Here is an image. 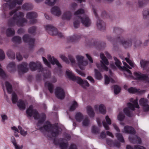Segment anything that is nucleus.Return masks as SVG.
Instances as JSON below:
<instances>
[{
  "label": "nucleus",
  "instance_id": "f257e3e1",
  "mask_svg": "<svg viewBox=\"0 0 149 149\" xmlns=\"http://www.w3.org/2000/svg\"><path fill=\"white\" fill-rule=\"evenodd\" d=\"M20 8L18 7L16 9L11 11L9 13L10 16H12L14 14L12 18H10L8 21V25L9 26L12 27L16 24L18 26H23L24 24L27 23V20L24 18V14L21 12H18L16 13V11Z\"/></svg>",
  "mask_w": 149,
  "mask_h": 149
},
{
  "label": "nucleus",
  "instance_id": "f03ea898",
  "mask_svg": "<svg viewBox=\"0 0 149 149\" xmlns=\"http://www.w3.org/2000/svg\"><path fill=\"white\" fill-rule=\"evenodd\" d=\"M26 112L28 116L31 117L33 116L35 120L40 118V119L38 121V123L39 124H43L46 119V115L43 113H42L40 114L36 109H33V106L32 105L29 106V108L26 110Z\"/></svg>",
  "mask_w": 149,
  "mask_h": 149
},
{
  "label": "nucleus",
  "instance_id": "7ed1b4c3",
  "mask_svg": "<svg viewBox=\"0 0 149 149\" xmlns=\"http://www.w3.org/2000/svg\"><path fill=\"white\" fill-rule=\"evenodd\" d=\"M45 124L43 127H41L40 130L43 129L46 131L51 132L52 136L55 137L58 136L59 133V127L55 124H52L48 120L46 121L45 123Z\"/></svg>",
  "mask_w": 149,
  "mask_h": 149
},
{
  "label": "nucleus",
  "instance_id": "20e7f679",
  "mask_svg": "<svg viewBox=\"0 0 149 149\" xmlns=\"http://www.w3.org/2000/svg\"><path fill=\"white\" fill-rule=\"evenodd\" d=\"M76 20L74 22V26L76 28H78L79 26V21H81V23L86 27L89 26L91 23V21L88 17L84 15L83 17L80 16H77L74 18Z\"/></svg>",
  "mask_w": 149,
  "mask_h": 149
},
{
  "label": "nucleus",
  "instance_id": "39448f33",
  "mask_svg": "<svg viewBox=\"0 0 149 149\" xmlns=\"http://www.w3.org/2000/svg\"><path fill=\"white\" fill-rule=\"evenodd\" d=\"M66 74L69 79L73 81H76L78 84L81 85L83 88H85L86 86H89V84L86 80L83 81L81 78L74 75L71 72L66 71Z\"/></svg>",
  "mask_w": 149,
  "mask_h": 149
},
{
  "label": "nucleus",
  "instance_id": "423d86ee",
  "mask_svg": "<svg viewBox=\"0 0 149 149\" xmlns=\"http://www.w3.org/2000/svg\"><path fill=\"white\" fill-rule=\"evenodd\" d=\"M100 56V58L102 61H100V62L101 63V65H100V64L98 63H96V66L99 70L101 72L103 71L102 70H104L106 71H107L108 70V68L106 66L105 64L107 65H108L109 64V62L108 60L104 56L103 54H101Z\"/></svg>",
  "mask_w": 149,
  "mask_h": 149
},
{
  "label": "nucleus",
  "instance_id": "0eeeda50",
  "mask_svg": "<svg viewBox=\"0 0 149 149\" xmlns=\"http://www.w3.org/2000/svg\"><path fill=\"white\" fill-rule=\"evenodd\" d=\"M45 28L48 33L51 35L57 36L60 38H62L63 36L61 33L58 32L57 29L51 25H47L45 26Z\"/></svg>",
  "mask_w": 149,
  "mask_h": 149
},
{
  "label": "nucleus",
  "instance_id": "6e6552de",
  "mask_svg": "<svg viewBox=\"0 0 149 149\" xmlns=\"http://www.w3.org/2000/svg\"><path fill=\"white\" fill-rule=\"evenodd\" d=\"M23 40L25 42L28 43L29 45V48L32 49L34 47L35 39L32 38L28 34H25L23 36Z\"/></svg>",
  "mask_w": 149,
  "mask_h": 149
},
{
  "label": "nucleus",
  "instance_id": "1a4fd4ad",
  "mask_svg": "<svg viewBox=\"0 0 149 149\" xmlns=\"http://www.w3.org/2000/svg\"><path fill=\"white\" fill-rule=\"evenodd\" d=\"M93 10L95 17L97 19V25L98 29L101 31L104 30L105 29L106 27L105 23L100 19L95 9L93 8Z\"/></svg>",
  "mask_w": 149,
  "mask_h": 149
},
{
  "label": "nucleus",
  "instance_id": "9d476101",
  "mask_svg": "<svg viewBox=\"0 0 149 149\" xmlns=\"http://www.w3.org/2000/svg\"><path fill=\"white\" fill-rule=\"evenodd\" d=\"M29 66L30 69L32 71L38 70L39 72H42L43 69L41 63L38 62H36V63L34 62H31L29 64Z\"/></svg>",
  "mask_w": 149,
  "mask_h": 149
},
{
  "label": "nucleus",
  "instance_id": "9b49d317",
  "mask_svg": "<svg viewBox=\"0 0 149 149\" xmlns=\"http://www.w3.org/2000/svg\"><path fill=\"white\" fill-rule=\"evenodd\" d=\"M133 75L135 80L145 81L149 79V77L146 74H142L139 71L134 72Z\"/></svg>",
  "mask_w": 149,
  "mask_h": 149
},
{
  "label": "nucleus",
  "instance_id": "f8f14e48",
  "mask_svg": "<svg viewBox=\"0 0 149 149\" xmlns=\"http://www.w3.org/2000/svg\"><path fill=\"white\" fill-rule=\"evenodd\" d=\"M37 17V13L33 11L29 12L26 14V18L31 20L30 22L32 24H34L36 23L37 20L36 18Z\"/></svg>",
  "mask_w": 149,
  "mask_h": 149
},
{
  "label": "nucleus",
  "instance_id": "ddd939ff",
  "mask_svg": "<svg viewBox=\"0 0 149 149\" xmlns=\"http://www.w3.org/2000/svg\"><path fill=\"white\" fill-rule=\"evenodd\" d=\"M76 58L79 67L81 69L83 70L84 69V66H86L88 64L87 61H84V57L81 56H77Z\"/></svg>",
  "mask_w": 149,
  "mask_h": 149
},
{
  "label": "nucleus",
  "instance_id": "4468645a",
  "mask_svg": "<svg viewBox=\"0 0 149 149\" xmlns=\"http://www.w3.org/2000/svg\"><path fill=\"white\" fill-rule=\"evenodd\" d=\"M87 44L88 45L90 46H93L96 47L98 49H102V47H105V44L104 43L103 46H102V43L99 42H98L97 40L93 39H91L89 40L88 42H87Z\"/></svg>",
  "mask_w": 149,
  "mask_h": 149
},
{
  "label": "nucleus",
  "instance_id": "2eb2a0df",
  "mask_svg": "<svg viewBox=\"0 0 149 149\" xmlns=\"http://www.w3.org/2000/svg\"><path fill=\"white\" fill-rule=\"evenodd\" d=\"M56 97L58 99L63 100L65 97V93L64 90L60 87L56 88L55 92Z\"/></svg>",
  "mask_w": 149,
  "mask_h": 149
},
{
  "label": "nucleus",
  "instance_id": "dca6fc26",
  "mask_svg": "<svg viewBox=\"0 0 149 149\" xmlns=\"http://www.w3.org/2000/svg\"><path fill=\"white\" fill-rule=\"evenodd\" d=\"M116 40L117 42H120L125 48H128L132 45V40H125L122 37H118Z\"/></svg>",
  "mask_w": 149,
  "mask_h": 149
},
{
  "label": "nucleus",
  "instance_id": "f3484780",
  "mask_svg": "<svg viewBox=\"0 0 149 149\" xmlns=\"http://www.w3.org/2000/svg\"><path fill=\"white\" fill-rule=\"evenodd\" d=\"M140 105L143 107V109L145 112L149 111V105L148 102L146 99L143 98H141L139 101Z\"/></svg>",
  "mask_w": 149,
  "mask_h": 149
},
{
  "label": "nucleus",
  "instance_id": "a211bd4d",
  "mask_svg": "<svg viewBox=\"0 0 149 149\" xmlns=\"http://www.w3.org/2000/svg\"><path fill=\"white\" fill-rule=\"evenodd\" d=\"M28 64L25 62H22L21 64L18 65L17 68L19 72L25 73L28 71L27 68Z\"/></svg>",
  "mask_w": 149,
  "mask_h": 149
},
{
  "label": "nucleus",
  "instance_id": "6ab92c4d",
  "mask_svg": "<svg viewBox=\"0 0 149 149\" xmlns=\"http://www.w3.org/2000/svg\"><path fill=\"white\" fill-rule=\"evenodd\" d=\"M129 139L130 142L134 144L138 143L141 144L142 143L141 139L136 135L130 136L129 138Z\"/></svg>",
  "mask_w": 149,
  "mask_h": 149
},
{
  "label": "nucleus",
  "instance_id": "aec40b11",
  "mask_svg": "<svg viewBox=\"0 0 149 149\" xmlns=\"http://www.w3.org/2000/svg\"><path fill=\"white\" fill-rule=\"evenodd\" d=\"M48 59L49 61L52 65L56 64L59 68H61L62 66L59 63L58 60L54 57H53L52 58L51 56L50 55H48Z\"/></svg>",
  "mask_w": 149,
  "mask_h": 149
},
{
  "label": "nucleus",
  "instance_id": "412c9836",
  "mask_svg": "<svg viewBox=\"0 0 149 149\" xmlns=\"http://www.w3.org/2000/svg\"><path fill=\"white\" fill-rule=\"evenodd\" d=\"M7 68L9 72H14L16 71V66L15 62H12L10 63L7 65Z\"/></svg>",
  "mask_w": 149,
  "mask_h": 149
},
{
  "label": "nucleus",
  "instance_id": "4be33fe9",
  "mask_svg": "<svg viewBox=\"0 0 149 149\" xmlns=\"http://www.w3.org/2000/svg\"><path fill=\"white\" fill-rule=\"evenodd\" d=\"M124 130L125 132L126 133L133 135L136 133V131L131 126H125L124 127Z\"/></svg>",
  "mask_w": 149,
  "mask_h": 149
},
{
  "label": "nucleus",
  "instance_id": "5701e85b",
  "mask_svg": "<svg viewBox=\"0 0 149 149\" xmlns=\"http://www.w3.org/2000/svg\"><path fill=\"white\" fill-rule=\"evenodd\" d=\"M52 13L56 16H59L61 14V11L60 8L57 6H55L53 7L51 10Z\"/></svg>",
  "mask_w": 149,
  "mask_h": 149
},
{
  "label": "nucleus",
  "instance_id": "b1692460",
  "mask_svg": "<svg viewBox=\"0 0 149 149\" xmlns=\"http://www.w3.org/2000/svg\"><path fill=\"white\" fill-rule=\"evenodd\" d=\"M127 91L129 93L133 94L137 93L138 94H141L144 92L143 91H140L139 89L132 87L129 88Z\"/></svg>",
  "mask_w": 149,
  "mask_h": 149
},
{
  "label": "nucleus",
  "instance_id": "393cba45",
  "mask_svg": "<svg viewBox=\"0 0 149 149\" xmlns=\"http://www.w3.org/2000/svg\"><path fill=\"white\" fill-rule=\"evenodd\" d=\"M105 119L107 123L104 121H103L102 122V124L105 129L107 130H109V127L107 124L108 125H111V121L108 116H106Z\"/></svg>",
  "mask_w": 149,
  "mask_h": 149
},
{
  "label": "nucleus",
  "instance_id": "a878e982",
  "mask_svg": "<svg viewBox=\"0 0 149 149\" xmlns=\"http://www.w3.org/2000/svg\"><path fill=\"white\" fill-rule=\"evenodd\" d=\"M18 129L15 126L11 127V129L12 130H14L17 132H19V130L20 134L22 135L25 136L27 134V132L26 131H24V130L22 129L21 126H18Z\"/></svg>",
  "mask_w": 149,
  "mask_h": 149
},
{
  "label": "nucleus",
  "instance_id": "bb28decb",
  "mask_svg": "<svg viewBox=\"0 0 149 149\" xmlns=\"http://www.w3.org/2000/svg\"><path fill=\"white\" fill-rule=\"evenodd\" d=\"M72 13L69 11L64 13L62 16V18L63 20H70L72 17Z\"/></svg>",
  "mask_w": 149,
  "mask_h": 149
},
{
  "label": "nucleus",
  "instance_id": "cd10ccee",
  "mask_svg": "<svg viewBox=\"0 0 149 149\" xmlns=\"http://www.w3.org/2000/svg\"><path fill=\"white\" fill-rule=\"evenodd\" d=\"M81 36L80 35H74L73 36L68 37L67 40L68 42H73L77 41L81 38Z\"/></svg>",
  "mask_w": 149,
  "mask_h": 149
},
{
  "label": "nucleus",
  "instance_id": "c85d7f7f",
  "mask_svg": "<svg viewBox=\"0 0 149 149\" xmlns=\"http://www.w3.org/2000/svg\"><path fill=\"white\" fill-rule=\"evenodd\" d=\"M140 64L143 69V70H146L148 66L149 61L142 59L140 61Z\"/></svg>",
  "mask_w": 149,
  "mask_h": 149
},
{
  "label": "nucleus",
  "instance_id": "c756f323",
  "mask_svg": "<svg viewBox=\"0 0 149 149\" xmlns=\"http://www.w3.org/2000/svg\"><path fill=\"white\" fill-rule=\"evenodd\" d=\"M87 110L88 115L90 117H93L94 116V113L92 108L90 106H88Z\"/></svg>",
  "mask_w": 149,
  "mask_h": 149
},
{
  "label": "nucleus",
  "instance_id": "7c9ffc66",
  "mask_svg": "<svg viewBox=\"0 0 149 149\" xmlns=\"http://www.w3.org/2000/svg\"><path fill=\"white\" fill-rule=\"evenodd\" d=\"M6 33L7 36H12L15 34V30L13 28H8L6 30Z\"/></svg>",
  "mask_w": 149,
  "mask_h": 149
},
{
  "label": "nucleus",
  "instance_id": "2f4dec72",
  "mask_svg": "<svg viewBox=\"0 0 149 149\" xmlns=\"http://www.w3.org/2000/svg\"><path fill=\"white\" fill-rule=\"evenodd\" d=\"M45 85L47 86L48 90L51 93H53L54 86L52 84L48 81H46L45 83Z\"/></svg>",
  "mask_w": 149,
  "mask_h": 149
},
{
  "label": "nucleus",
  "instance_id": "473e14b6",
  "mask_svg": "<svg viewBox=\"0 0 149 149\" xmlns=\"http://www.w3.org/2000/svg\"><path fill=\"white\" fill-rule=\"evenodd\" d=\"M5 85L8 93L9 94H11L12 91V85L7 81L5 82Z\"/></svg>",
  "mask_w": 149,
  "mask_h": 149
},
{
  "label": "nucleus",
  "instance_id": "72a5a7b5",
  "mask_svg": "<svg viewBox=\"0 0 149 149\" xmlns=\"http://www.w3.org/2000/svg\"><path fill=\"white\" fill-rule=\"evenodd\" d=\"M22 7L23 10H30L32 8L31 5L27 3L24 4Z\"/></svg>",
  "mask_w": 149,
  "mask_h": 149
},
{
  "label": "nucleus",
  "instance_id": "f704fd0d",
  "mask_svg": "<svg viewBox=\"0 0 149 149\" xmlns=\"http://www.w3.org/2000/svg\"><path fill=\"white\" fill-rule=\"evenodd\" d=\"M17 105L20 109L24 110L25 109V105L24 102L22 100H19Z\"/></svg>",
  "mask_w": 149,
  "mask_h": 149
},
{
  "label": "nucleus",
  "instance_id": "c9c22d12",
  "mask_svg": "<svg viewBox=\"0 0 149 149\" xmlns=\"http://www.w3.org/2000/svg\"><path fill=\"white\" fill-rule=\"evenodd\" d=\"M7 55L9 58L14 59L15 58V53L11 50H9L7 52Z\"/></svg>",
  "mask_w": 149,
  "mask_h": 149
},
{
  "label": "nucleus",
  "instance_id": "e433bc0d",
  "mask_svg": "<svg viewBox=\"0 0 149 149\" xmlns=\"http://www.w3.org/2000/svg\"><path fill=\"white\" fill-rule=\"evenodd\" d=\"M83 118V115L80 113H77L75 115V119L77 121L80 122H81Z\"/></svg>",
  "mask_w": 149,
  "mask_h": 149
},
{
  "label": "nucleus",
  "instance_id": "4c0bfd02",
  "mask_svg": "<svg viewBox=\"0 0 149 149\" xmlns=\"http://www.w3.org/2000/svg\"><path fill=\"white\" fill-rule=\"evenodd\" d=\"M99 110L100 113L103 114H105L106 113V107L103 104L99 105Z\"/></svg>",
  "mask_w": 149,
  "mask_h": 149
},
{
  "label": "nucleus",
  "instance_id": "58836bf2",
  "mask_svg": "<svg viewBox=\"0 0 149 149\" xmlns=\"http://www.w3.org/2000/svg\"><path fill=\"white\" fill-rule=\"evenodd\" d=\"M116 136L120 142L123 143L125 142L124 139L122 134L120 133H116Z\"/></svg>",
  "mask_w": 149,
  "mask_h": 149
},
{
  "label": "nucleus",
  "instance_id": "ea45409f",
  "mask_svg": "<svg viewBox=\"0 0 149 149\" xmlns=\"http://www.w3.org/2000/svg\"><path fill=\"white\" fill-rule=\"evenodd\" d=\"M12 41L18 44H20L22 41L21 38L19 36H15L12 38Z\"/></svg>",
  "mask_w": 149,
  "mask_h": 149
},
{
  "label": "nucleus",
  "instance_id": "a19ab883",
  "mask_svg": "<svg viewBox=\"0 0 149 149\" xmlns=\"http://www.w3.org/2000/svg\"><path fill=\"white\" fill-rule=\"evenodd\" d=\"M95 78L97 79H101L102 78V76L101 73L96 69H95Z\"/></svg>",
  "mask_w": 149,
  "mask_h": 149
},
{
  "label": "nucleus",
  "instance_id": "79ce46f5",
  "mask_svg": "<svg viewBox=\"0 0 149 149\" xmlns=\"http://www.w3.org/2000/svg\"><path fill=\"white\" fill-rule=\"evenodd\" d=\"M12 142L13 143L14 146H15V149H22L23 148V146H18L15 140L14 137H13L12 138Z\"/></svg>",
  "mask_w": 149,
  "mask_h": 149
},
{
  "label": "nucleus",
  "instance_id": "37998d69",
  "mask_svg": "<svg viewBox=\"0 0 149 149\" xmlns=\"http://www.w3.org/2000/svg\"><path fill=\"white\" fill-rule=\"evenodd\" d=\"M123 111L125 115L128 117H132V112L127 108H125L123 109Z\"/></svg>",
  "mask_w": 149,
  "mask_h": 149
},
{
  "label": "nucleus",
  "instance_id": "c03bdc74",
  "mask_svg": "<svg viewBox=\"0 0 149 149\" xmlns=\"http://www.w3.org/2000/svg\"><path fill=\"white\" fill-rule=\"evenodd\" d=\"M56 0H46L45 3L48 6H52L54 5L56 3Z\"/></svg>",
  "mask_w": 149,
  "mask_h": 149
},
{
  "label": "nucleus",
  "instance_id": "a18cd8bd",
  "mask_svg": "<svg viewBox=\"0 0 149 149\" xmlns=\"http://www.w3.org/2000/svg\"><path fill=\"white\" fill-rule=\"evenodd\" d=\"M143 17L144 19L149 17V8L145 9L143 12Z\"/></svg>",
  "mask_w": 149,
  "mask_h": 149
},
{
  "label": "nucleus",
  "instance_id": "49530a36",
  "mask_svg": "<svg viewBox=\"0 0 149 149\" xmlns=\"http://www.w3.org/2000/svg\"><path fill=\"white\" fill-rule=\"evenodd\" d=\"M78 106V104L77 102L76 101H74L70 107V111H74Z\"/></svg>",
  "mask_w": 149,
  "mask_h": 149
},
{
  "label": "nucleus",
  "instance_id": "de8ad7c7",
  "mask_svg": "<svg viewBox=\"0 0 149 149\" xmlns=\"http://www.w3.org/2000/svg\"><path fill=\"white\" fill-rule=\"evenodd\" d=\"M114 91L115 94L117 95L119 93L121 88L117 85H115L113 87Z\"/></svg>",
  "mask_w": 149,
  "mask_h": 149
},
{
  "label": "nucleus",
  "instance_id": "09e8293b",
  "mask_svg": "<svg viewBox=\"0 0 149 149\" xmlns=\"http://www.w3.org/2000/svg\"><path fill=\"white\" fill-rule=\"evenodd\" d=\"M59 145L61 149H67L68 146V142L65 143L64 142H62L60 143Z\"/></svg>",
  "mask_w": 149,
  "mask_h": 149
},
{
  "label": "nucleus",
  "instance_id": "8fccbe9b",
  "mask_svg": "<svg viewBox=\"0 0 149 149\" xmlns=\"http://www.w3.org/2000/svg\"><path fill=\"white\" fill-rule=\"evenodd\" d=\"M8 3L9 9H12L15 7L16 6V4L15 3V2L14 1V0H13V1L11 0V1H10Z\"/></svg>",
  "mask_w": 149,
  "mask_h": 149
},
{
  "label": "nucleus",
  "instance_id": "3c124183",
  "mask_svg": "<svg viewBox=\"0 0 149 149\" xmlns=\"http://www.w3.org/2000/svg\"><path fill=\"white\" fill-rule=\"evenodd\" d=\"M18 98L16 94L15 93H13L12 96V100L13 103H16L17 101Z\"/></svg>",
  "mask_w": 149,
  "mask_h": 149
},
{
  "label": "nucleus",
  "instance_id": "603ef678",
  "mask_svg": "<svg viewBox=\"0 0 149 149\" xmlns=\"http://www.w3.org/2000/svg\"><path fill=\"white\" fill-rule=\"evenodd\" d=\"M100 129L95 126H93L92 128V132L94 134H97L99 133Z\"/></svg>",
  "mask_w": 149,
  "mask_h": 149
},
{
  "label": "nucleus",
  "instance_id": "864d4df0",
  "mask_svg": "<svg viewBox=\"0 0 149 149\" xmlns=\"http://www.w3.org/2000/svg\"><path fill=\"white\" fill-rule=\"evenodd\" d=\"M36 27L35 26H33L29 28V33L33 34L36 32Z\"/></svg>",
  "mask_w": 149,
  "mask_h": 149
},
{
  "label": "nucleus",
  "instance_id": "5fc2aeb1",
  "mask_svg": "<svg viewBox=\"0 0 149 149\" xmlns=\"http://www.w3.org/2000/svg\"><path fill=\"white\" fill-rule=\"evenodd\" d=\"M114 59L115 61V64L118 68H121V63L120 61L115 57H114Z\"/></svg>",
  "mask_w": 149,
  "mask_h": 149
},
{
  "label": "nucleus",
  "instance_id": "6e6d98bb",
  "mask_svg": "<svg viewBox=\"0 0 149 149\" xmlns=\"http://www.w3.org/2000/svg\"><path fill=\"white\" fill-rule=\"evenodd\" d=\"M149 0H143L142 1H139V6L140 7H142L144 6L145 4H146L148 2Z\"/></svg>",
  "mask_w": 149,
  "mask_h": 149
},
{
  "label": "nucleus",
  "instance_id": "4d7b16f0",
  "mask_svg": "<svg viewBox=\"0 0 149 149\" xmlns=\"http://www.w3.org/2000/svg\"><path fill=\"white\" fill-rule=\"evenodd\" d=\"M89 119L88 118H86L83 121L82 124L83 125L85 126H88L89 124Z\"/></svg>",
  "mask_w": 149,
  "mask_h": 149
},
{
  "label": "nucleus",
  "instance_id": "13d9d810",
  "mask_svg": "<svg viewBox=\"0 0 149 149\" xmlns=\"http://www.w3.org/2000/svg\"><path fill=\"white\" fill-rule=\"evenodd\" d=\"M84 13V10L82 9H79L74 13V15H78L83 14Z\"/></svg>",
  "mask_w": 149,
  "mask_h": 149
},
{
  "label": "nucleus",
  "instance_id": "bf43d9fd",
  "mask_svg": "<svg viewBox=\"0 0 149 149\" xmlns=\"http://www.w3.org/2000/svg\"><path fill=\"white\" fill-rule=\"evenodd\" d=\"M125 117V116L124 114L122 113H120L118 116L117 118L118 120L122 121L123 120Z\"/></svg>",
  "mask_w": 149,
  "mask_h": 149
},
{
  "label": "nucleus",
  "instance_id": "052dcab7",
  "mask_svg": "<svg viewBox=\"0 0 149 149\" xmlns=\"http://www.w3.org/2000/svg\"><path fill=\"white\" fill-rule=\"evenodd\" d=\"M5 58V55L2 49H0V60H3Z\"/></svg>",
  "mask_w": 149,
  "mask_h": 149
},
{
  "label": "nucleus",
  "instance_id": "680f3d73",
  "mask_svg": "<svg viewBox=\"0 0 149 149\" xmlns=\"http://www.w3.org/2000/svg\"><path fill=\"white\" fill-rule=\"evenodd\" d=\"M6 75L3 70L1 68H0V77L3 79H4L6 77Z\"/></svg>",
  "mask_w": 149,
  "mask_h": 149
},
{
  "label": "nucleus",
  "instance_id": "e2e57ef3",
  "mask_svg": "<svg viewBox=\"0 0 149 149\" xmlns=\"http://www.w3.org/2000/svg\"><path fill=\"white\" fill-rule=\"evenodd\" d=\"M127 105L128 108L133 111L135 110V109L136 107L135 106L134 104L130 102H128L127 104Z\"/></svg>",
  "mask_w": 149,
  "mask_h": 149
},
{
  "label": "nucleus",
  "instance_id": "0e129e2a",
  "mask_svg": "<svg viewBox=\"0 0 149 149\" xmlns=\"http://www.w3.org/2000/svg\"><path fill=\"white\" fill-rule=\"evenodd\" d=\"M51 72L49 71H47L46 73L44 74L43 77L45 79H47L50 77Z\"/></svg>",
  "mask_w": 149,
  "mask_h": 149
},
{
  "label": "nucleus",
  "instance_id": "69168bd1",
  "mask_svg": "<svg viewBox=\"0 0 149 149\" xmlns=\"http://www.w3.org/2000/svg\"><path fill=\"white\" fill-rule=\"evenodd\" d=\"M125 59L127 63L132 67H134V64L133 61L130 60L129 59L127 58H125Z\"/></svg>",
  "mask_w": 149,
  "mask_h": 149
},
{
  "label": "nucleus",
  "instance_id": "338daca9",
  "mask_svg": "<svg viewBox=\"0 0 149 149\" xmlns=\"http://www.w3.org/2000/svg\"><path fill=\"white\" fill-rule=\"evenodd\" d=\"M2 7L4 11H7L9 9L8 3H4L2 5Z\"/></svg>",
  "mask_w": 149,
  "mask_h": 149
},
{
  "label": "nucleus",
  "instance_id": "774afa93",
  "mask_svg": "<svg viewBox=\"0 0 149 149\" xmlns=\"http://www.w3.org/2000/svg\"><path fill=\"white\" fill-rule=\"evenodd\" d=\"M123 30L118 27H116L114 29V32L115 33H119L123 32Z\"/></svg>",
  "mask_w": 149,
  "mask_h": 149
}]
</instances>
